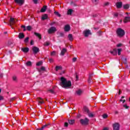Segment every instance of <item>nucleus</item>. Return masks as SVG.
<instances>
[{"label":"nucleus","instance_id":"obj_9","mask_svg":"<svg viewBox=\"0 0 130 130\" xmlns=\"http://www.w3.org/2000/svg\"><path fill=\"white\" fill-rule=\"evenodd\" d=\"M32 50L35 54H36V53H38V52H39V48L37 47H33Z\"/></svg>","mask_w":130,"mask_h":130},{"label":"nucleus","instance_id":"obj_48","mask_svg":"<svg viewBox=\"0 0 130 130\" xmlns=\"http://www.w3.org/2000/svg\"><path fill=\"white\" fill-rule=\"evenodd\" d=\"M49 62H53V59L50 58L49 60Z\"/></svg>","mask_w":130,"mask_h":130},{"label":"nucleus","instance_id":"obj_51","mask_svg":"<svg viewBox=\"0 0 130 130\" xmlns=\"http://www.w3.org/2000/svg\"><path fill=\"white\" fill-rule=\"evenodd\" d=\"M123 102V103H124L125 102V100H120V102Z\"/></svg>","mask_w":130,"mask_h":130},{"label":"nucleus","instance_id":"obj_63","mask_svg":"<svg viewBox=\"0 0 130 130\" xmlns=\"http://www.w3.org/2000/svg\"><path fill=\"white\" fill-rule=\"evenodd\" d=\"M5 34H7V32H5Z\"/></svg>","mask_w":130,"mask_h":130},{"label":"nucleus","instance_id":"obj_16","mask_svg":"<svg viewBox=\"0 0 130 130\" xmlns=\"http://www.w3.org/2000/svg\"><path fill=\"white\" fill-rule=\"evenodd\" d=\"M21 50L23 52L27 53L28 51H29V48H22Z\"/></svg>","mask_w":130,"mask_h":130},{"label":"nucleus","instance_id":"obj_47","mask_svg":"<svg viewBox=\"0 0 130 130\" xmlns=\"http://www.w3.org/2000/svg\"><path fill=\"white\" fill-rule=\"evenodd\" d=\"M49 91L50 92V93H54V90H53V89H50Z\"/></svg>","mask_w":130,"mask_h":130},{"label":"nucleus","instance_id":"obj_2","mask_svg":"<svg viewBox=\"0 0 130 130\" xmlns=\"http://www.w3.org/2000/svg\"><path fill=\"white\" fill-rule=\"evenodd\" d=\"M117 35L118 37H123L124 36L125 32L124 30L121 28H118L116 31Z\"/></svg>","mask_w":130,"mask_h":130},{"label":"nucleus","instance_id":"obj_38","mask_svg":"<svg viewBox=\"0 0 130 130\" xmlns=\"http://www.w3.org/2000/svg\"><path fill=\"white\" fill-rule=\"evenodd\" d=\"M103 118H107V117H108V115L106 114H105L103 115Z\"/></svg>","mask_w":130,"mask_h":130},{"label":"nucleus","instance_id":"obj_30","mask_svg":"<svg viewBox=\"0 0 130 130\" xmlns=\"http://www.w3.org/2000/svg\"><path fill=\"white\" fill-rule=\"evenodd\" d=\"M50 45V43L49 42H46L44 43V46H49Z\"/></svg>","mask_w":130,"mask_h":130},{"label":"nucleus","instance_id":"obj_7","mask_svg":"<svg viewBox=\"0 0 130 130\" xmlns=\"http://www.w3.org/2000/svg\"><path fill=\"white\" fill-rule=\"evenodd\" d=\"M18 21V20H15L14 19V18H10V24L11 25V26H12V25H15V24H16V22H17Z\"/></svg>","mask_w":130,"mask_h":130},{"label":"nucleus","instance_id":"obj_17","mask_svg":"<svg viewBox=\"0 0 130 130\" xmlns=\"http://www.w3.org/2000/svg\"><path fill=\"white\" fill-rule=\"evenodd\" d=\"M127 22H130L129 17H126L124 19V23H127Z\"/></svg>","mask_w":130,"mask_h":130},{"label":"nucleus","instance_id":"obj_52","mask_svg":"<svg viewBox=\"0 0 130 130\" xmlns=\"http://www.w3.org/2000/svg\"><path fill=\"white\" fill-rule=\"evenodd\" d=\"M32 1L34 3H35V4H37V2H38L37 0H32Z\"/></svg>","mask_w":130,"mask_h":130},{"label":"nucleus","instance_id":"obj_24","mask_svg":"<svg viewBox=\"0 0 130 130\" xmlns=\"http://www.w3.org/2000/svg\"><path fill=\"white\" fill-rule=\"evenodd\" d=\"M82 93H83V91L81 89H79L76 91V93L77 94V95H80L82 94Z\"/></svg>","mask_w":130,"mask_h":130},{"label":"nucleus","instance_id":"obj_6","mask_svg":"<svg viewBox=\"0 0 130 130\" xmlns=\"http://www.w3.org/2000/svg\"><path fill=\"white\" fill-rule=\"evenodd\" d=\"M120 126V125L118 123H115L113 125L114 130H119Z\"/></svg>","mask_w":130,"mask_h":130},{"label":"nucleus","instance_id":"obj_46","mask_svg":"<svg viewBox=\"0 0 130 130\" xmlns=\"http://www.w3.org/2000/svg\"><path fill=\"white\" fill-rule=\"evenodd\" d=\"M51 55H55V51H53L51 53Z\"/></svg>","mask_w":130,"mask_h":130},{"label":"nucleus","instance_id":"obj_42","mask_svg":"<svg viewBox=\"0 0 130 130\" xmlns=\"http://www.w3.org/2000/svg\"><path fill=\"white\" fill-rule=\"evenodd\" d=\"M13 81H15V82L17 81V77L16 76H13Z\"/></svg>","mask_w":130,"mask_h":130},{"label":"nucleus","instance_id":"obj_45","mask_svg":"<svg viewBox=\"0 0 130 130\" xmlns=\"http://www.w3.org/2000/svg\"><path fill=\"white\" fill-rule=\"evenodd\" d=\"M123 107H124V108H125V109H127V108H129V107L127 106V105H124Z\"/></svg>","mask_w":130,"mask_h":130},{"label":"nucleus","instance_id":"obj_4","mask_svg":"<svg viewBox=\"0 0 130 130\" xmlns=\"http://www.w3.org/2000/svg\"><path fill=\"white\" fill-rule=\"evenodd\" d=\"M56 31V28L54 26H52L48 30L49 34H51L52 33H54Z\"/></svg>","mask_w":130,"mask_h":130},{"label":"nucleus","instance_id":"obj_14","mask_svg":"<svg viewBox=\"0 0 130 130\" xmlns=\"http://www.w3.org/2000/svg\"><path fill=\"white\" fill-rule=\"evenodd\" d=\"M68 51V50L66 48H63L61 51L60 55L63 56L66 52Z\"/></svg>","mask_w":130,"mask_h":130},{"label":"nucleus","instance_id":"obj_11","mask_svg":"<svg viewBox=\"0 0 130 130\" xmlns=\"http://www.w3.org/2000/svg\"><path fill=\"white\" fill-rule=\"evenodd\" d=\"M110 52L112 55H117V50H116V49H114L113 50H111Z\"/></svg>","mask_w":130,"mask_h":130},{"label":"nucleus","instance_id":"obj_54","mask_svg":"<svg viewBox=\"0 0 130 130\" xmlns=\"http://www.w3.org/2000/svg\"><path fill=\"white\" fill-rule=\"evenodd\" d=\"M54 24V22H52L50 24V26H53Z\"/></svg>","mask_w":130,"mask_h":130},{"label":"nucleus","instance_id":"obj_22","mask_svg":"<svg viewBox=\"0 0 130 130\" xmlns=\"http://www.w3.org/2000/svg\"><path fill=\"white\" fill-rule=\"evenodd\" d=\"M123 9H124L125 10H127L129 8V5H128V4L124 5L123 6Z\"/></svg>","mask_w":130,"mask_h":130},{"label":"nucleus","instance_id":"obj_62","mask_svg":"<svg viewBox=\"0 0 130 130\" xmlns=\"http://www.w3.org/2000/svg\"><path fill=\"white\" fill-rule=\"evenodd\" d=\"M1 92H2V89H0V93H1Z\"/></svg>","mask_w":130,"mask_h":130},{"label":"nucleus","instance_id":"obj_25","mask_svg":"<svg viewBox=\"0 0 130 130\" xmlns=\"http://www.w3.org/2000/svg\"><path fill=\"white\" fill-rule=\"evenodd\" d=\"M83 111L86 113H89V109H88V108H87L86 107H83Z\"/></svg>","mask_w":130,"mask_h":130},{"label":"nucleus","instance_id":"obj_61","mask_svg":"<svg viewBox=\"0 0 130 130\" xmlns=\"http://www.w3.org/2000/svg\"><path fill=\"white\" fill-rule=\"evenodd\" d=\"M126 15H128V13L126 12Z\"/></svg>","mask_w":130,"mask_h":130},{"label":"nucleus","instance_id":"obj_26","mask_svg":"<svg viewBox=\"0 0 130 130\" xmlns=\"http://www.w3.org/2000/svg\"><path fill=\"white\" fill-rule=\"evenodd\" d=\"M34 34L35 35H36V36H37V37H39V39H41L42 37H41V35H40V34L35 32Z\"/></svg>","mask_w":130,"mask_h":130},{"label":"nucleus","instance_id":"obj_3","mask_svg":"<svg viewBox=\"0 0 130 130\" xmlns=\"http://www.w3.org/2000/svg\"><path fill=\"white\" fill-rule=\"evenodd\" d=\"M80 122L82 125H88V124H89V119L87 118H85V119H81Z\"/></svg>","mask_w":130,"mask_h":130},{"label":"nucleus","instance_id":"obj_27","mask_svg":"<svg viewBox=\"0 0 130 130\" xmlns=\"http://www.w3.org/2000/svg\"><path fill=\"white\" fill-rule=\"evenodd\" d=\"M27 67H31L32 66V62L28 61L26 63Z\"/></svg>","mask_w":130,"mask_h":130},{"label":"nucleus","instance_id":"obj_44","mask_svg":"<svg viewBox=\"0 0 130 130\" xmlns=\"http://www.w3.org/2000/svg\"><path fill=\"white\" fill-rule=\"evenodd\" d=\"M64 126L67 127V126H69V123L68 122H65L64 124Z\"/></svg>","mask_w":130,"mask_h":130},{"label":"nucleus","instance_id":"obj_49","mask_svg":"<svg viewBox=\"0 0 130 130\" xmlns=\"http://www.w3.org/2000/svg\"><path fill=\"white\" fill-rule=\"evenodd\" d=\"M105 6H109V2H106L105 3Z\"/></svg>","mask_w":130,"mask_h":130},{"label":"nucleus","instance_id":"obj_43","mask_svg":"<svg viewBox=\"0 0 130 130\" xmlns=\"http://www.w3.org/2000/svg\"><path fill=\"white\" fill-rule=\"evenodd\" d=\"M21 28H24V29H23L24 31H26V26L25 25H22L21 26Z\"/></svg>","mask_w":130,"mask_h":130},{"label":"nucleus","instance_id":"obj_53","mask_svg":"<svg viewBox=\"0 0 130 130\" xmlns=\"http://www.w3.org/2000/svg\"><path fill=\"white\" fill-rule=\"evenodd\" d=\"M33 44H34L33 43V40H31V41H30V45H33Z\"/></svg>","mask_w":130,"mask_h":130},{"label":"nucleus","instance_id":"obj_21","mask_svg":"<svg viewBox=\"0 0 130 130\" xmlns=\"http://www.w3.org/2000/svg\"><path fill=\"white\" fill-rule=\"evenodd\" d=\"M61 70H62V68L61 66H56L55 70L56 72H57V71H61Z\"/></svg>","mask_w":130,"mask_h":130},{"label":"nucleus","instance_id":"obj_32","mask_svg":"<svg viewBox=\"0 0 130 130\" xmlns=\"http://www.w3.org/2000/svg\"><path fill=\"white\" fill-rule=\"evenodd\" d=\"M29 41V37H27L24 40V43H28V42Z\"/></svg>","mask_w":130,"mask_h":130},{"label":"nucleus","instance_id":"obj_35","mask_svg":"<svg viewBox=\"0 0 130 130\" xmlns=\"http://www.w3.org/2000/svg\"><path fill=\"white\" fill-rule=\"evenodd\" d=\"M26 29L27 30H28V31H31V29H32V27H31V26L30 25H28L26 26Z\"/></svg>","mask_w":130,"mask_h":130},{"label":"nucleus","instance_id":"obj_18","mask_svg":"<svg viewBox=\"0 0 130 130\" xmlns=\"http://www.w3.org/2000/svg\"><path fill=\"white\" fill-rule=\"evenodd\" d=\"M18 37L19 39H23V38L25 37V35H24V34L23 33H19Z\"/></svg>","mask_w":130,"mask_h":130},{"label":"nucleus","instance_id":"obj_40","mask_svg":"<svg viewBox=\"0 0 130 130\" xmlns=\"http://www.w3.org/2000/svg\"><path fill=\"white\" fill-rule=\"evenodd\" d=\"M72 60L73 62H76V61H77V57H74Z\"/></svg>","mask_w":130,"mask_h":130},{"label":"nucleus","instance_id":"obj_23","mask_svg":"<svg viewBox=\"0 0 130 130\" xmlns=\"http://www.w3.org/2000/svg\"><path fill=\"white\" fill-rule=\"evenodd\" d=\"M48 18L47 14H44L42 16V20H46Z\"/></svg>","mask_w":130,"mask_h":130},{"label":"nucleus","instance_id":"obj_15","mask_svg":"<svg viewBox=\"0 0 130 130\" xmlns=\"http://www.w3.org/2000/svg\"><path fill=\"white\" fill-rule=\"evenodd\" d=\"M93 73H90L89 74V78H88V83H91V81H92V78L93 77Z\"/></svg>","mask_w":130,"mask_h":130},{"label":"nucleus","instance_id":"obj_29","mask_svg":"<svg viewBox=\"0 0 130 130\" xmlns=\"http://www.w3.org/2000/svg\"><path fill=\"white\" fill-rule=\"evenodd\" d=\"M72 13H73V10L69 9L67 12L68 15H72Z\"/></svg>","mask_w":130,"mask_h":130},{"label":"nucleus","instance_id":"obj_5","mask_svg":"<svg viewBox=\"0 0 130 130\" xmlns=\"http://www.w3.org/2000/svg\"><path fill=\"white\" fill-rule=\"evenodd\" d=\"M83 34L85 37H88L89 35H91V31L89 29H86L84 31Z\"/></svg>","mask_w":130,"mask_h":130},{"label":"nucleus","instance_id":"obj_10","mask_svg":"<svg viewBox=\"0 0 130 130\" xmlns=\"http://www.w3.org/2000/svg\"><path fill=\"white\" fill-rule=\"evenodd\" d=\"M14 2L19 6H22L24 4V0H14Z\"/></svg>","mask_w":130,"mask_h":130},{"label":"nucleus","instance_id":"obj_41","mask_svg":"<svg viewBox=\"0 0 130 130\" xmlns=\"http://www.w3.org/2000/svg\"><path fill=\"white\" fill-rule=\"evenodd\" d=\"M121 46H122V44H121V43L118 44L117 45V47H121Z\"/></svg>","mask_w":130,"mask_h":130},{"label":"nucleus","instance_id":"obj_50","mask_svg":"<svg viewBox=\"0 0 130 130\" xmlns=\"http://www.w3.org/2000/svg\"><path fill=\"white\" fill-rule=\"evenodd\" d=\"M41 71H45V68H44V67L41 68Z\"/></svg>","mask_w":130,"mask_h":130},{"label":"nucleus","instance_id":"obj_56","mask_svg":"<svg viewBox=\"0 0 130 130\" xmlns=\"http://www.w3.org/2000/svg\"><path fill=\"white\" fill-rule=\"evenodd\" d=\"M114 16L115 17H117V16H118V14L117 13H115Z\"/></svg>","mask_w":130,"mask_h":130},{"label":"nucleus","instance_id":"obj_31","mask_svg":"<svg viewBox=\"0 0 130 130\" xmlns=\"http://www.w3.org/2000/svg\"><path fill=\"white\" fill-rule=\"evenodd\" d=\"M48 125H49V124H46V125H43L42 128L39 129V130H42L43 129V128H45V127H47V126Z\"/></svg>","mask_w":130,"mask_h":130},{"label":"nucleus","instance_id":"obj_13","mask_svg":"<svg viewBox=\"0 0 130 130\" xmlns=\"http://www.w3.org/2000/svg\"><path fill=\"white\" fill-rule=\"evenodd\" d=\"M116 6L118 9H120V8H121V7H122V2H117L116 4Z\"/></svg>","mask_w":130,"mask_h":130},{"label":"nucleus","instance_id":"obj_59","mask_svg":"<svg viewBox=\"0 0 130 130\" xmlns=\"http://www.w3.org/2000/svg\"><path fill=\"white\" fill-rule=\"evenodd\" d=\"M0 77H1V78H3V74H1V75H0Z\"/></svg>","mask_w":130,"mask_h":130},{"label":"nucleus","instance_id":"obj_64","mask_svg":"<svg viewBox=\"0 0 130 130\" xmlns=\"http://www.w3.org/2000/svg\"><path fill=\"white\" fill-rule=\"evenodd\" d=\"M77 79H78V76H76Z\"/></svg>","mask_w":130,"mask_h":130},{"label":"nucleus","instance_id":"obj_12","mask_svg":"<svg viewBox=\"0 0 130 130\" xmlns=\"http://www.w3.org/2000/svg\"><path fill=\"white\" fill-rule=\"evenodd\" d=\"M64 30L66 32H69V31L71 30V26H70L69 25H66L64 28Z\"/></svg>","mask_w":130,"mask_h":130},{"label":"nucleus","instance_id":"obj_34","mask_svg":"<svg viewBox=\"0 0 130 130\" xmlns=\"http://www.w3.org/2000/svg\"><path fill=\"white\" fill-rule=\"evenodd\" d=\"M92 2L94 5H97V4H98L99 0H92Z\"/></svg>","mask_w":130,"mask_h":130},{"label":"nucleus","instance_id":"obj_36","mask_svg":"<svg viewBox=\"0 0 130 130\" xmlns=\"http://www.w3.org/2000/svg\"><path fill=\"white\" fill-rule=\"evenodd\" d=\"M121 50H122L121 49H117L118 55H120V54H121Z\"/></svg>","mask_w":130,"mask_h":130},{"label":"nucleus","instance_id":"obj_57","mask_svg":"<svg viewBox=\"0 0 130 130\" xmlns=\"http://www.w3.org/2000/svg\"><path fill=\"white\" fill-rule=\"evenodd\" d=\"M15 99H16L15 98H12L11 99V101H13V100H15Z\"/></svg>","mask_w":130,"mask_h":130},{"label":"nucleus","instance_id":"obj_28","mask_svg":"<svg viewBox=\"0 0 130 130\" xmlns=\"http://www.w3.org/2000/svg\"><path fill=\"white\" fill-rule=\"evenodd\" d=\"M69 124L73 125L75 123V120H69Z\"/></svg>","mask_w":130,"mask_h":130},{"label":"nucleus","instance_id":"obj_8","mask_svg":"<svg viewBox=\"0 0 130 130\" xmlns=\"http://www.w3.org/2000/svg\"><path fill=\"white\" fill-rule=\"evenodd\" d=\"M37 101L38 102L39 105L44 104V100L41 98H38L37 99Z\"/></svg>","mask_w":130,"mask_h":130},{"label":"nucleus","instance_id":"obj_60","mask_svg":"<svg viewBox=\"0 0 130 130\" xmlns=\"http://www.w3.org/2000/svg\"><path fill=\"white\" fill-rule=\"evenodd\" d=\"M123 98H124V96H122V97H121V99H123Z\"/></svg>","mask_w":130,"mask_h":130},{"label":"nucleus","instance_id":"obj_55","mask_svg":"<svg viewBox=\"0 0 130 130\" xmlns=\"http://www.w3.org/2000/svg\"><path fill=\"white\" fill-rule=\"evenodd\" d=\"M3 99H4V98L2 96H0V101L1 100H3Z\"/></svg>","mask_w":130,"mask_h":130},{"label":"nucleus","instance_id":"obj_19","mask_svg":"<svg viewBox=\"0 0 130 130\" xmlns=\"http://www.w3.org/2000/svg\"><path fill=\"white\" fill-rule=\"evenodd\" d=\"M68 38L70 41H73V40H74V38H73V35L72 34H69L68 35Z\"/></svg>","mask_w":130,"mask_h":130},{"label":"nucleus","instance_id":"obj_58","mask_svg":"<svg viewBox=\"0 0 130 130\" xmlns=\"http://www.w3.org/2000/svg\"><path fill=\"white\" fill-rule=\"evenodd\" d=\"M121 93V91H120V90H119V95H120V94Z\"/></svg>","mask_w":130,"mask_h":130},{"label":"nucleus","instance_id":"obj_33","mask_svg":"<svg viewBox=\"0 0 130 130\" xmlns=\"http://www.w3.org/2000/svg\"><path fill=\"white\" fill-rule=\"evenodd\" d=\"M54 14H55V15H56V16H57L58 17H60L61 16L59 13H58V12L55 11L54 12Z\"/></svg>","mask_w":130,"mask_h":130},{"label":"nucleus","instance_id":"obj_1","mask_svg":"<svg viewBox=\"0 0 130 130\" xmlns=\"http://www.w3.org/2000/svg\"><path fill=\"white\" fill-rule=\"evenodd\" d=\"M60 85L63 88L65 89H68L72 86V82L70 80H67V79L64 78L63 77L60 78Z\"/></svg>","mask_w":130,"mask_h":130},{"label":"nucleus","instance_id":"obj_37","mask_svg":"<svg viewBox=\"0 0 130 130\" xmlns=\"http://www.w3.org/2000/svg\"><path fill=\"white\" fill-rule=\"evenodd\" d=\"M89 117H94V115L92 113H88Z\"/></svg>","mask_w":130,"mask_h":130},{"label":"nucleus","instance_id":"obj_39","mask_svg":"<svg viewBox=\"0 0 130 130\" xmlns=\"http://www.w3.org/2000/svg\"><path fill=\"white\" fill-rule=\"evenodd\" d=\"M41 64H42V61H39L37 63V66H41Z\"/></svg>","mask_w":130,"mask_h":130},{"label":"nucleus","instance_id":"obj_20","mask_svg":"<svg viewBox=\"0 0 130 130\" xmlns=\"http://www.w3.org/2000/svg\"><path fill=\"white\" fill-rule=\"evenodd\" d=\"M47 7L46 6H44L41 9V13H44V12L46 11V9Z\"/></svg>","mask_w":130,"mask_h":130}]
</instances>
